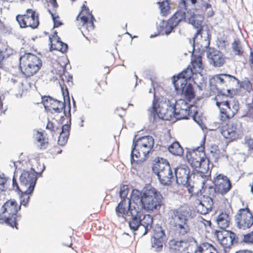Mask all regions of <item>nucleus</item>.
<instances>
[{
	"label": "nucleus",
	"instance_id": "obj_1",
	"mask_svg": "<svg viewBox=\"0 0 253 253\" xmlns=\"http://www.w3.org/2000/svg\"><path fill=\"white\" fill-rule=\"evenodd\" d=\"M180 6L184 8L185 11H177L165 23H164L163 26L164 32L167 35L169 34L181 21L184 20L188 22L197 29L194 39L199 35L201 36L203 31V16L200 14H191L189 12L190 10H188L187 3L185 0H181Z\"/></svg>",
	"mask_w": 253,
	"mask_h": 253
},
{
	"label": "nucleus",
	"instance_id": "obj_2",
	"mask_svg": "<svg viewBox=\"0 0 253 253\" xmlns=\"http://www.w3.org/2000/svg\"><path fill=\"white\" fill-rule=\"evenodd\" d=\"M162 195L155 188L147 189L142 193L137 189H133L131 192V200L136 203L137 207H141L147 211L158 210L162 205Z\"/></svg>",
	"mask_w": 253,
	"mask_h": 253
},
{
	"label": "nucleus",
	"instance_id": "obj_3",
	"mask_svg": "<svg viewBox=\"0 0 253 253\" xmlns=\"http://www.w3.org/2000/svg\"><path fill=\"white\" fill-rule=\"evenodd\" d=\"M189 211L180 207L169 211L168 221L175 236L181 238L190 232L188 225Z\"/></svg>",
	"mask_w": 253,
	"mask_h": 253
},
{
	"label": "nucleus",
	"instance_id": "obj_4",
	"mask_svg": "<svg viewBox=\"0 0 253 253\" xmlns=\"http://www.w3.org/2000/svg\"><path fill=\"white\" fill-rule=\"evenodd\" d=\"M214 100L216 105L219 109V121L223 124L231 121L239 110V101L232 99L227 95L218 94L214 98Z\"/></svg>",
	"mask_w": 253,
	"mask_h": 253
},
{
	"label": "nucleus",
	"instance_id": "obj_5",
	"mask_svg": "<svg viewBox=\"0 0 253 253\" xmlns=\"http://www.w3.org/2000/svg\"><path fill=\"white\" fill-rule=\"evenodd\" d=\"M148 111L154 119L173 120L174 106L171 104L169 99L163 96H157L155 93L152 106Z\"/></svg>",
	"mask_w": 253,
	"mask_h": 253
},
{
	"label": "nucleus",
	"instance_id": "obj_6",
	"mask_svg": "<svg viewBox=\"0 0 253 253\" xmlns=\"http://www.w3.org/2000/svg\"><path fill=\"white\" fill-rule=\"evenodd\" d=\"M95 21L94 17L87 5V2L84 1L81 11L76 17V22L77 26L86 38L94 30Z\"/></svg>",
	"mask_w": 253,
	"mask_h": 253
},
{
	"label": "nucleus",
	"instance_id": "obj_7",
	"mask_svg": "<svg viewBox=\"0 0 253 253\" xmlns=\"http://www.w3.org/2000/svg\"><path fill=\"white\" fill-rule=\"evenodd\" d=\"M152 167V170L164 185H170L174 179V175L169 164L167 159L157 157Z\"/></svg>",
	"mask_w": 253,
	"mask_h": 253
},
{
	"label": "nucleus",
	"instance_id": "obj_8",
	"mask_svg": "<svg viewBox=\"0 0 253 253\" xmlns=\"http://www.w3.org/2000/svg\"><path fill=\"white\" fill-rule=\"evenodd\" d=\"M20 209L21 206L15 200H7L1 208L0 223H5L12 227H15L17 229V213Z\"/></svg>",
	"mask_w": 253,
	"mask_h": 253
},
{
	"label": "nucleus",
	"instance_id": "obj_9",
	"mask_svg": "<svg viewBox=\"0 0 253 253\" xmlns=\"http://www.w3.org/2000/svg\"><path fill=\"white\" fill-rule=\"evenodd\" d=\"M20 68L26 77H30L36 74L42 66V61L37 55L25 53L19 58Z\"/></svg>",
	"mask_w": 253,
	"mask_h": 253
},
{
	"label": "nucleus",
	"instance_id": "obj_10",
	"mask_svg": "<svg viewBox=\"0 0 253 253\" xmlns=\"http://www.w3.org/2000/svg\"><path fill=\"white\" fill-rule=\"evenodd\" d=\"M211 85L218 91H228L233 89L240 81L235 77L227 74H217L210 80Z\"/></svg>",
	"mask_w": 253,
	"mask_h": 253
},
{
	"label": "nucleus",
	"instance_id": "obj_11",
	"mask_svg": "<svg viewBox=\"0 0 253 253\" xmlns=\"http://www.w3.org/2000/svg\"><path fill=\"white\" fill-rule=\"evenodd\" d=\"M221 133L226 139L230 141H236L242 138L244 132L241 125L231 121H227L225 124L219 122Z\"/></svg>",
	"mask_w": 253,
	"mask_h": 253
},
{
	"label": "nucleus",
	"instance_id": "obj_12",
	"mask_svg": "<svg viewBox=\"0 0 253 253\" xmlns=\"http://www.w3.org/2000/svg\"><path fill=\"white\" fill-rule=\"evenodd\" d=\"M205 141V136L202 138L200 146L186 152V158L191 167L194 169L200 168L202 163L205 161L206 158Z\"/></svg>",
	"mask_w": 253,
	"mask_h": 253
},
{
	"label": "nucleus",
	"instance_id": "obj_13",
	"mask_svg": "<svg viewBox=\"0 0 253 253\" xmlns=\"http://www.w3.org/2000/svg\"><path fill=\"white\" fill-rule=\"evenodd\" d=\"M16 20L21 28H37L40 24L39 14L32 9L28 8L24 14H18Z\"/></svg>",
	"mask_w": 253,
	"mask_h": 253
},
{
	"label": "nucleus",
	"instance_id": "obj_14",
	"mask_svg": "<svg viewBox=\"0 0 253 253\" xmlns=\"http://www.w3.org/2000/svg\"><path fill=\"white\" fill-rule=\"evenodd\" d=\"M235 217L237 226L240 229L247 230L253 225V214L248 207L239 209Z\"/></svg>",
	"mask_w": 253,
	"mask_h": 253
},
{
	"label": "nucleus",
	"instance_id": "obj_15",
	"mask_svg": "<svg viewBox=\"0 0 253 253\" xmlns=\"http://www.w3.org/2000/svg\"><path fill=\"white\" fill-rule=\"evenodd\" d=\"M37 172L33 169L22 171L19 177L20 184L23 188L26 189V192L32 193L34 191L37 180Z\"/></svg>",
	"mask_w": 253,
	"mask_h": 253
},
{
	"label": "nucleus",
	"instance_id": "obj_16",
	"mask_svg": "<svg viewBox=\"0 0 253 253\" xmlns=\"http://www.w3.org/2000/svg\"><path fill=\"white\" fill-rule=\"evenodd\" d=\"M216 235L218 241L224 249L229 248L239 242L238 236L230 230L218 231Z\"/></svg>",
	"mask_w": 253,
	"mask_h": 253
},
{
	"label": "nucleus",
	"instance_id": "obj_17",
	"mask_svg": "<svg viewBox=\"0 0 253 253\" xmlns=\"http://www.w3.org/2000/svg\"><path fill=\"white\" fill-rule=\"evenodd\" d=\"M213 183L216 188L217 195L224 196L227 194L232 187L229 178L223 174H219L213 178Z\"/></svg>",
	"mask_w": 253,
	"mask_h": 253
},
{
	"label": "nucleus",
	"instance_id": "obj_18",
	"mask_svg": "<svg viewBox=\"0 0 253 253\" xmlns=\"http://www.w3.org/2000/svg\"><path fill=\"white\" fill-rule=\"evenodd\" d=\"M42 102L45 109L51 113H60L65 107L64 102L55 100L49 96L42 97Z\"/></svg>",
	"mask_w": 253,
	"mask_h": 253
},
{
	"label": "nucleus",
	"instance_id": "obj_19",
	"mask_svg": "<svg viewBox=\"0 0 253 253\" xmlns=\"http://www.w3.org/2000/svg\"><path fill=\"white\" fill-rule=\"evenodd\" d=\"M133 143L144 155H148L153 147L154 140L152 136H144L139 137L135 141H133Z\"/></svg>",
	"mask_w": 253,
	"mask_h": 253
},
{
	"label": "nucleus",
	"instance_id": "obj_20",
	"mask_svg": "<svg viewBox=\"0 0 253 253\" xmlns=\"http://www.w3.org/2000/svg\"><path fill=\"white\" fill-rule=\"evenodd\" d=\"M131 208L130 214L131 218L129 222V226L131 230L135 231L141 225L143 211H141V207H138L136 205H133Z\"/></svg>",
	"mask_w": 253,
	"mask_h": 253
},
{
	"label": "nucleus",
	"instance_id": "obj_21",
	"mask_svg": "<svg viewBox=\"0 0 253 253\" xmlns=\"http://www.w3.org/2000/svg\"><path fill=\"white\" fill-rule=\"evenodd\" d=\"M136 205V203L129 199H124L116 208V212L119 217H126L128 212L130 213V209L133 205Z\"/></svg>",
	"mask_w": 253,
	"mask_h": 253
},
{
	"label": "nucleus",
	"instance_id": "obj_22",
	"mask_svg": "<svg viewBox=\"0 0 253 253\" xmlns=\"http://www.w3.org/2000/svg\"><path fill=\"white\" fill-rule=\"evenodd\" d=\"M197 197L195 202L197 205L196 208L198 212L201 214H206L210 212L213 205V200L211 199H203V197Z\"/></svg>",
	"mask_w": 253,
	"mask_h": 253
},
{
	"label": "nucleus",
	"instance_id": "obj_23",
	"mask_svg": "<svg viewBox=\"0 0 253 253\" xmlns=\"http://www.w3.org/2000/svg\"><path fill=\"white\" fill-rule=\"evenodd\" d=\"M190 169L186 165H180L175 169L176 181L179 185L187 184L189 178Z\"/></svg>",
	"mask_w": 253,
	"mask_h": 253
},
{
	"label": "nucleus",
	"instance_id": "obj_24",
	"mask_svg": "<svg viewBox=\"0 0 253 253\" xmlns=\"http://www.w3.org/2000/svg\"><path fill=\"white\" fill-rule=\"evenodd\" d=\"M59 83L64 96H68V88L73 84V77L68 72L64 71L60 75Z\"/></svg>",
	"mask_w": 253,
	"mask_h": 253
},
{
	"label": "nucleus",
	"instance_id": "obj_25",
	"mask_svg": "<svg viewBox=\"0 0 253 253\" xmlns=\"http://www.w3.org/2000/svg\"><path fill=\"white\" fill-rule=\"evenodd\" d=\"M210 63L214 67H221L226 62V57L221 52L217 50H212L208 55Z\"/></svg>",
	"mask_w": 253,
	"mask_h": 253
},
{
	"label": "nucleus",
	"instance_id": "obj_26",
	"mask_svg": "<svg viewBox=\"0 0 253 253\" xmlns=\"http://www.w3.org/2000/svg\"><path fill=\"white\" fill-rule=\"evenodd\" d=\"M170 250L173 253H187L189 244L187 241L175 239L170 240L169 243Z\"/></svg>",
	"mask_w": 253,
	"mask_h": 253
},
{
	"label": "nucleus",
	"instance_id": "obj_27",
	"mask_svg": "<svg viewBox=\"0 0 253 253\" xmlns=\"http://www.w3.org/2000/svg\"><path fill=\"white\" fill-rule=\"evenodd\" d=\"M188 108L187 103L184 100L182 101L181 105L179 103H176L174 106L173 119L174 118L176 120L188 119Z\"/></svg>",
	"mask_w": 253,
	"mask_h": 253
},
{
	"label": "nucleus",
	"instance_id": "obj_28",
	"mask_svg": "<svg viewBox=\"0 0 253 253\" xmlns=\"http://www.w3.org/2000/svg\"><path fill=\"white\" fill-rule=\"evenodd\" d=\"M165 236V231L162 230L161 228L159 229V231L155 233L152 240V248L155 251L159 252L162 251Z\"/></svg>",
	"mask_w": 253,
	"mask_h": 253
},
{
	"label": "nucleus",
	"instance_id": "obj_29",
	"mask_svg": "<svg viewBox=\"0 0 253 253\" xmlns=\"http://www.w3.org/2000/svg\"><path fill=\"white\" fill-rule=\"evenodd\" d=\"M216 221L218 227L224 230L229 226L231 222V216L229 212L222 211L216 217Z\"/></svg>",
	"mask_w": 253,
	"mask_h": 253
},
{
	"label": "nucleus",
	"instance_id": "obj_30",
	"mask_svg": "<svg viewBox=\"0 0 253 253\" xmlns=\"http://www.w3.org/2000/svg\"><path fill=\"white\" fill-rule=\"evenodd\" d=\"M133 148L131 153V163L136 167V165L141 164L146 159L148 155H144L141 151L134 146L133 143Z\"/></svg>",
	"mask_w": 253,
	"mask_h": 253
},
{
	"label": "nucleus",
	"instance_id": "obj_31",
	"mask_svg": "<svg viewBox=\"0 0 253 253\" xmlns=\"http://www.w3.org/2000/svg\"><path fill=\"white\" fill-rule=\"evenodd\" d=\"M35 139L39 149L44 150L48 148L49 143L45 131H37L35 134Z\"/></svg>",
	"mask_w": 253,
	"mask_h": 253
},
{
	"label": "nucleus",
	"instance_id": "obj_32",
	"mask_svg": "<svg viewBox=\"0 0 253 253\" xmlns=\"http://www.w3.org/2000/svg\"><path fill=\"white\" fill-rule=\"evenodd\" d=\"M195 72L201 73L204 69L202 56L200 55L192 54L189 65Z\"/></svg>",
	"mask_w": 253,
	"mask_h": 253
},
{
	"label": "nucleus",
	"instance_id": "obj_33",
	"mask_svg": "<svg viewBox=\"0 0 253 253\" xmlns=\"http://www.w3.org/2000/svg\"><path fill=\"white\" fill-rule=\"evenodd\" d=\"M217 195V192L216 190L215 187L213 186H209L208 187H206L203 189V192H202V190H200L199 192H197L196 195L192 196L193 197H202L203 199H211V200H213V199L215 198Z\"/></svg>",
	"mask_w": 253,
	"mask_h": 253
},
{
	"label": "nucleus",
	"instance_id": "obj_34",
	"mask_svg": "<svg viewBox=\"0 0 253 253\" xmlns=\"http://www.w3.org/2000/svg\"><path fill=\"white\" fill-rule=\"evenodd\" d=\"M172 83L177 92L183 93L187 84V80L179 74L176 76H174L172 77Z\"/></svg>",
	"mask_w": 253,
	"mask_h": 253
},
{
	"label": "nucleus",
	"instance_id": "obj_35",
	"mask_svg": "<svg viewBox=\"0 0 253 253\" xmlns=\"http://www.w3.org/2000/svg\"><path fill=\"white\" fill-rule=\"evenodd\" d=\"M194 253H219L216 249L211 244L204 242L197 245Z\"/></svg>",
	"mask_w": 253,
	"mask_h": 253
},
{
	"label": "nucleus",
	"instance_id": "obj_36",
	"mask_svg": "<svg viewBox=\"0 0 253 253\" xmlns=\"http://www.w3.org/2000/svg\"><path fill=\"white\" fill-rule=\"evenodd\" d=\"M71 126L65 124L62 126V131L58 137V143L60 146H64L67 142L70 135Z\"/></svg>",
	"mask_w": 253,
	"mask_h": 253
},
{
	"label": "nucleus",
	"instance_id": "obj_37",
	"mask_svg": "<svg viewBox=\"0 0 253 253\" xmlns=\"http://www.w3.org/2000/svg\"><path fill=\"white\" fill-rule=\"evenodd\" d=\"M143 218H141V224L145 228V232L143 235L147 234L151 230L153 224V217L149 214H144L143 213Z\"/></svg>",
	"mask_w": 253,
	"mask_h": 253
},
{
	"label": "nucleus",
	"instance_id": "obj_38",
	"mask_svg": "<svg viewBox=\"0 0 253 253\" xmlns=\"http://www.w3.org/2000/svg\"><path fill=\"white\" fill-rule=\"evenodd\" d=\"M168 149L170 153L176 156H182L184 152L183 148L177 141L174 142L170 144L168 147Z\"/></svg>",
	"mask_w": 253,
	"mask_h": 253
},
{
	"label": "nucleus",
	"instance_id": "obj_39",
	"mask_svg": "<svg viewBox=\"0 0 253 253\" xmlns=\"http://www.w3.org/2000/svg\"><path fill=\"white\" fill-rule=\"evenodd\" d=\"M232 50L235 55L242 56L244 55V50L240 40H235L232 43Z\"/></svg>",
	"mask_w": 253,
	"mask_h": 253
},
{
	"label": "nucleus",
	"instance_id": "obj_40",
	"mask_svg": "<svg viewBox=\"0 0 253 253\" xmlns=\"http://www.w3.org/2000/svg\"><path fill=\"white\" fill-rule=\"evenodd\" d=\"M183 93H184L186 99H187L189 101L191 100L192 99H193L195 96L194 88L192 84H190L187 85L185 89H184Z\"/></svg>",
	"mask_w": 253,
	"mask_h": 253
},
{
	"label": "nucleus",
	"instance_id": "obj_41",
	"mask_svg": "<svg viewBox=\"0 0 253 253\" xmlns=\"http://www.w3.org/2000/svg\"><path fill=\"white\" fill-rule=\"evenodd\" d=\"M159 7L161 10V13L164 16L167 15L169 13V3L168 0H163L162 2H159Z\"/></svg>",
	"mask_w": 253,
	"mask_h": 253
},
{
	"label": "nucleus",
	"instance_id": "obj_42",
	"mask_svg": "<svg viewBox=\"0 0 253 253\" xmlns=\"http://www.w3.org/2000/svg\"><path fill=\"white\" fill-rule=\"evenodd\" d=\"M197 73L193 71L190 65H188L186 69L184 70L182 72L179 73V75L184 77L185 79L187 81L190 80L194 74H196Z\"/></svg>",
	"mask_w": 253,
	"mask_h": 253
},
{
	"label": "nucleus",
	"instance_id": "obj_43",
	"mask_svg": "<svg viewBox=\"0 0 253 253\" xmlns=\"http://www.w3.org/2000/svg\"><path fill=\"white\" fill-rule=\"evenodd\" d=\"M241 87L245 89L247 92H250L253 90V84L248 78H245L243 81L239 83Z\"/></svg>",
	"mask_w": 253,
	"mask_h": 253
},
{
	"label": "nucleus",
	"instance_id": "obj_44",
	"mask_svg": "<svg viewBox=\"0 0 253 253\" xmlns=\"http://www.w3.org/2000/svg\"><path fill=\"white\" fill-rule=\"evenodd\" d=\"M187 113H188V119L192 118L196 121V116L198 113L197 107L195 105L188 106L187 109Z\"/></svg>",
	"mask_w": 253,
	"mask_h": 253
},
{
	"label": "nucleus",
	"instance_id": "obj_45",
	"mask_svg": "<svg viewBox=\"0 0 253 253\" xmlns=\"http://www.w3.org/2000/svg\"><path fill=\"white\" fill-rule=\"evenodd\" d=\"M50 50H52L53 48L60 41V38L57 33H54L51 37H49Z\"/></svg>",
	"mask_w": 253,
	"mask_h": 253
},
{
	"label": "nucleus",
	"instance_id": "obj_46",
	"mask_svg": "<svg viewBox=\"0 0 253 253\" xmlns=\"http://www.w3.org/2000/svg\"><path fill=\"white\" fill-rule=\"evenodd\" d=\"M68 49V45L67 44L63 42L62 41H60L57 43L56 45L53 48V50H57L61 52L62 53H65L67 51Z\"/></svg>",
	"mask_w": 253,
	"mask_h": 253
},
{
	"label": "nucleus",
	"instance_id": "obj_47",
	"mask_svg": "<svg viewBox=\"0 0 253 253\" xmlns=\"http://www.w3.org/2000/svg\"><path fill=\"white\" fill-rule=\"evenodd\" d=\"M22 193V195L20 197V206L23 205L25 207H26L29 202L30 200V196L29 194L30 193H28L26 192H23Z\"/></svg>",
	"mask_w": 253,
	"mask_h": 253
},
{
	"label": "nucleus",
	"instance_id": "obj_48",
	"mask_svg": "<svg viewBox=\"0 0 253 253\" xmlns=\"http://www.w3.org/2000/svg\"><path fill=\"white\" fill-rule=\"evenodd\" d=\"M12 187L13 190L18 193H23V192H25L26 190V189H24V188H23L21 185H18L16 179L14 176H13L12 178Z\"/></svg>",
	"mask_w": 253,
	"mask_h": 253
},
{
	"label": "nucleus",
	"instance_id": "obj_49",
	"mask_svg": "<svg viewBox=\"0 0 253 253\" xmlns=\"http://www.w3.org/2000/svg\"><path fill=\"white\" fill-rule=\"evenodd\" d=\"M8 179L4 177L0 176V190L1 191H5L7 189V182Z\"/></svg>",
	"mask_w": 253,
	"mask_h": 253
},
{
	"label": "nucleus",
	"instance_id": "obj_50",
	"mask_svg": "<svg viewBox=\"0 0 253 253\" xmlns=\"http://www.w3.org/2000/svg\"><path fill=\"white\" fill-rule=\"evenodd\" d=\"M245 144L248 147V150L253 152V138L251 137L246 138L245 139Z\"/></svg>",
	"mask_w": 253,
	"mask_h": 253
},
{
	"label": "nucleus",
	"instance_id": "obj_51",
	"mask_svg": "<svg viewBox=\"0 0 253 253\" xmlns=\"http://www.w3.org/2000/svg\"><path fill=\"white\" fill-rule=\"evenodd\" d=\"M243 240L246 243L253 244V230L244 235Z\"/></svg>",
	"mask_w": 253,
	"mask_h": 253
},
{
	"label": "nucleus",
	"instance_id": "obj_52",
	"mask_svg": "<svg viewBox=\"0 0 253 253\" xmlns=\"http://www.w3.org/2000/svg\"><path fill=\"white\" fill-rule=\"evenodd\" d=\"M54 22V27H58L62 25L63 23L60 21L59 17L58 16H54L53 14H51Z\"/></svg>",
	"mask_w": 253,
	"mask_h": 253
},
{
	"label": "nucleus",
	"instance_id": "obj_53",
	"mask_svg": "<svg viewBox=\"0 0 253 253\" xmlns=\"http://www.w3.org/2000/svg\"><path fill=\"white\" fill-rule=\"evenodd\" d=\"M46 128L52 132H55L56 131H57L58 129L57 127H55L54 124L50 121H48Z\"/></svg>",
	"mask_w": 253,
	"mask_h": 253
},
{
	"label": "nucleus",
	"instance_id": "obj_54",
	"mask_svg": "<svg viewBox=\"0 0 253 253\" xmlns=\"http://www.w3.org/2000/svg\"><path fill=\"white\" fill-rule=\"evenodd\" d=\"M129 193V189L128 188H126L123 190H121L120 192V197L124 199H128L127 198V196Z\"/></svg>",
	"mask_w": 253,
	"mask_h": 253
},
{
	"label": "nucleus",
	"instance_id": "obj_55",
	"mask_svg": "<svg viewBox=\"0 0 253 253\" xmlns=\"http://www.w3.org/2000/svg\"><path fill=\"white\" fill-rule=\"evenodd\" d=\"M235 253H253V251L250 250H240L236 251Z\"/></svg>",
	"mask_w": 253,
	"mask_h": 253
},
{
	"label": "nucleus",
	"instance_id": "obj_56",
	"mask_svg": "<svg viewBox=\"0 0 253 253\" xmlns=\"http://www.w3.org/2000/svg\"><path fill=\"white\" fill-rule=\"evenodd\" d=\"M49 2L53 8H56L58 7V5L56 0H49Z\"/></svg>",
	"mask_w": 253,
	"mask_h": 253
},
{
	"label": "nucleus",
	"instance_id": "obj_57",
	"mask_svg": "<svg viewBox=\"0 0 253 253\" xmlns=\"http://www.w3.org/2000/svg\"><path fill=\"white\" fill-rule=\"evenodd\" d=\"M205 8H206V9H208V8H211V4L210 3H207L205 4Z\"/></svg>",
	"mask_w": 253,
	"mask_h": 253
},
{
	"label": "nucleus",
	"instance_id": "obj_58",
	"mask_svg": "<svg viewBox=\"0 0 253 253\" xmlns=\"http://www.w3.org/2000/svg\"><path fill=\"white\" fill-rule=\"evenodd\" d=\"M214 15V12L211 10V11L209 12V13H208V16L211 17L212 16Z\"/></svg>",
	"mask_w": 253,
	"mask_h": 253
},
{
	"label": "nucleus",
	"instance_id": "obj_59",
	"mask_svg": "<svg viewBox=\"0 0 253 253\" xmlns=\"http://www.w3.org/2000/svg\"><path fill=\"white\" fill-rule=\"evenodd\" d=\"M189 240H190V242H194V243H196V241L195 240V239H194V238H192V237L190 238Z\"/></svg>",
	"mask_w": 253,
	"mask_h": 253
},
{
	"label": "nucleus",
	"instance_id": "obj_60",
	"mask_svg": "<svg viewBox=\"0 0 253 253\" xmlns=\"http://www.w3.org/2000/svg\"><path fill=\"white\" fill-rule=\"evenodd\" d=\"M205 221L206 222V223H205V225L208 224L210 226L211 225V222L210 221L205 220Z\"/></svg>",
	"mask_w": 253,
	"mask_h": 253
},
{
	"label": "nucleus",
	"instance_id": "obj_61",
	"mask_svg": "<svg viewBox=\"0 0 253 253\" xmlns=\"http://www.w3.org/2000/svg\"><path fill=\"white\" fill-rule=\"evenodd\" d=\"M205 221L206 222V223H205V225L208 224L210 226L211 225V222L210 221L205 220Z\"/></svg>",
	"mask_w": 253,
	"mask_h": 253
},
{
	"label": "nucleus",
	"instance_id": "obj_62",
	"mask_svg": "<svg viewBox=\"0 0 253 253\" xmlns=\"http://www.w3.org/2000/svg\"><path fill=\"white\" fill-rule=\"evenodd\" d=\"M190 1L192 4H195L197 3V0H190Z\"/></svg>",
	"mask_w": 253,
	"mask_h": 253
},
{
	"label": "nucleus",
	"instance_id": "obj_63",
	"mask_svg": "<svg viewBox=\"0 0 253 253\" xmlns=\"http://www.w3.org/2000/svg\"><path fill=\"white\" fill-rule=\"evenodd\" d=\"M118 111H119V109H117L116 110V111H115V114H116V115H119V116H120V114H119L118 113ZM120 116H121V117H122V116H121V115H120Z\"/></svg>",
	"mask_w": 253,
	"mask_h": 253
},
{
	"label": "nucleus",
	"instance_id": "obj_64",
	"mask_svg": "<svg viewBox=\"0 0 253 253\" xmlns=\"http://www.w3.org/2000/svg\"><path fill=\"white\" fill-rule=\"evenodd\" d=\"M2 102L0 101V109L2 108Z\"/></svg>",
	"mask_w": 253,
	"mask_h": 253
}]
</instances>
